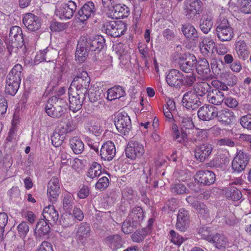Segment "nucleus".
<instances>
[{
  "mask_svg": "<svg viewBox=\"0 0 251 251\" xmlns=\"http://www.w3.org/2000/svg\"><path fill=\"white\" fill-rule=\"evenodd\" d=\"M195 179L204 185H210L215 181V175L211 171L201 170L196 173Z\"/></svg>",
  "mask_w": 251,
  "mask_h": 251,
  "instance_id": "obj_20",
  "label": "nucleus"
},
{
  "mask_svg": "<svg viewBox=\"0 0 251 251\" xmlns=\"http://www.w3.org/2000/svg\"><path fill=\"white\" fill-rule=\"evenodd\" d=\"M214 119L217 121L224 125H229L232 124L235 119L234 112L226 108L218 110L216 107Z\"/></svg>",
  "mask_w": 251,
  "mask_h": 251,
  "instance_id": "obj_13",
  "label": "nucleus"
},
{
  "mask_svg": "<svg viewBox=\"0 0 251 251\" xmlns=\"http://www.w3.org/2000/svg\"><path fill=\"white\" fill-rule=\"evenodd\" d=\"M170 239L171 241L175 245L180 246L184 241V238L174 230L170 232Z\"/></svg>",
  "mask_w": 251,
  "mask_h": 251,
  "instance_id": "obj_58",
  "label": "nucleus"
},
{
  "mask_svg": "<svg viewBox=\"0 0 251 251\" xmlns=\"http://www.w3.org/2000/svg\"><path fill=\"white\" fill-rule=\"evenodd\" d=\"M213 150V146L208 143L197 146L194 150L196 160L200 162H203L209 158Z\"/></svg>",
  "mask_w": 251,
  "mask_h": 251,
  "instance_id": "obj_12",
  "label": "nucleus"
},
{
  "mask_svg": "<svg viewBox=\"0 0 251 251\" xmlns=\"http://www.w3.org/2000/svg\"><path fill=\"white\" fill-rule=\"evenodd\" d=\"M174 60L178 65L179 69L185 73L192 72L197 63L196 56L191 53L176 52L174 55Z\"/></svg>",
  "mask_w": 251,
  "mask_h": 251,
  "instance_id": "obj_2",
  "label": "nucleus"
},
{
  "mask_svg": "<svg viewBox=\"0 0 251 251\" xmlns=\"http://www.w3.org/2000/svg\"><path fill=\"white\" fill-rule=\"evenodd\" d=\"M222 191L227 199L233 201H238L242 198V194L240 190L234 186L225 187L222 189Z\"/></svg>",
  "mask_w": 251,
  "mask_h": 251,
  "instance_id": "obj_32",
  "label": "nucleus"
},
{
  "mask_svg": "<svg viewBox=\"0 0 251 251\" xmlns=\"http://www.w3.org/2000/svg\"><path fill=\"white\" fill-rule=\"evenodd\" d=\"M207 138V131L205 130L199 129L194 135L192 142L194 143H199L205 141Z\"/></svg>",
  "mask_w": 251,
  "mask_h": 251,
  "instance_id": "obj_51",
  "label": "nucleus"
},
{
  "mask_svg": "<svg viewBox=\"0 0 251 251\" xmlns=\"http://www.w3.org/2000/svg\"><path fill=\"white\" fill-rule=\"evenodd\" d=\"M16 116V110L13 113V120L11 127L7 133V135L4 142V149L7 151H12L15 154L16 151V123L14 119Z\"/></svg>",
  "mask_w": 251,
  "mask_h": 251,
  "instance_id": "obj_10",
  "label": "nucleus"
},
{
  "mask_svg": "<svg viewBox=\"0 0 251 251\" xmlns=\"http://www.w3.org/2000/svg\"><path fill=\"white\" fill-rule=\"evenodd\" d=\"M183 74L176 69L171 70L166 76V82L171 87L176 88H180Z\"/></svg>",
  "mask_w": 251,
  "mask_h": 251,
  "instance_id": "obj_16",
  "label": "nucleus"
},
{
  "mask_svg": "<svg viewBox=\"0 0 251 251\" xmlns=\"http://www.w3.org/2000/svg\"><path fill=\"white\" fill-rule=\"evenodd\" d=\"M101 174V167L100 164L94 162L91 165L87 173V176L93 179L99 176Z\"/></svg>",
  "mask_w": 251,
  "mask_h": 251,
  "instance_id": "obj_47",
  "label": "nucleus"
},
{
  "mask_svg": "<svg viewBox=\"0 0 251 251\" xmlns=\"http://www.w3.org/2000/svg\"><path fill=\"white\" fill-rule=\"evenodd\" d=\"M128 217L135 223L139 224L144 217L143 209L140 206H136L132 208Z\"/></svg>",
  "mask_w": 251,
  "mask_h": 251,
  "instance_id": "obj_41",
  "label": "nucleus"
},
{
  "mask_svg": "<svg viewBox=\"0 0 251 251\" xmlns=\"http://www.w3.org/2000/svg\"><path fill=\"white\" fill-rule=\"evenodd\" d=\"M76 10V3L70 0L67 3L62 4L56 9L55 13L61 19H70L73 16Z\"/></svg>",
  "mask_w": 251,
  "mask_h": 251,
  "instance_id": "obj_9",
  "label": "nucleus"
},
{
  "mask_svg": "<svg viewBox=\"0 0 251 251\" xmlns=\"http://www.w3.org/2000/svg\"><path fill=\"white\" fill-rule=\"evenodd\" d=\"M208 101L215 105H220L225 100V95L222 91L217 90H212L207 95Z\"/></svg>",
  "mask_w": 251,
  "mask_h": 251,
  "instance_id": "obj_31",
  "label": "nucleus"
},
{
  "mask_svg": "<svg viewBox=\"0 0 251 251\" xmlns=\"http://www.w3.org/2000/svg\"><path fill=\"white\" fill-rule=\"evenodd\" d=\"M138 224L127 217L122 224V231L126 234L131 233L137 228Z\"/></svg>",
  "mask_w": 251,
  "mask_h": 251,
  "instance_id": "obj_46",
  "label": "nucleus"
},
{
  "mask_svg": "<svg viewBox=\"0 0 251 251\" xmlns=\"http://www.w3.org/2000/svg\"><path fill=\"white\" fill-rule=\"evenodd\" d=\"M183 82H181L182 86L186 87H192L196 81V75L193 73L190 75H183V78H182Z\"/></svg>",
  "mask_w": 251,
  "mask_h": 251,
  "instance_id": "obj_53",
  "label": "nucleus"
},
{
  "mask_svg": "<svg viewBox=\"0 0 251 251\" xmlns=\"http://www.w3.org/2000/svg\"><path fill=\"white\" fill-rule=\"evenodd\" d=\"M240 10L245 14H251V0H243L240 5Z\"/></svg>",
  "mask_w": 251,
  "mask_h": 251,
  "instance_id": "obj_63",
  "label": "nucleus"
},
{
  "mask_svg": "<svg viewBox=\"0 0 251 251\" xmlns=\"http://www.w3.org/2000/svg\"><path fill=\"white\" fill-rule=\"evenodd\" d=\"M90 78L86 71L80 72L74 79L71 86L76 89V92L79 93L81 96L86 95L89 87Z\"/></svg>",
  "mask_w": 251,
  "mask_h": 251,
  "instance_id": "obj_3",
  "label": "nucleus"
},
{
  "mask_svg": "<svg viewBox=\"0 0 251 251\" xmlns=\"http://www.w3.org/2000/svg\"><path fill=\"white\" fill-rule=\"evenodd\" d=\"M146 236V234L144 230H137L132 234L131 239L134 242L140 243L144 240Z\"/></svg>",
  "mask_w": 251,
  "mask_h": 251,
  "instance_id": "obj_61",
  "label": "nucleus"
},
{
  "mask_svg": "<svg viewBox=\"0 0 251 251\" xmlns=\"http://www.w3.org/2000/svg\"><path fill=\"white\" fill-rule=\"evenodd\" d=\"M55 98H50L47 101L45 107L47 114L50 117L59 118L64 113L61 108L56 106L53 104L56 100Z\"/></svg>",
  "mask_w": 251,
  "mask_h": 251,
  "instance_id": "obj_24",
  "label": "nucleus"
},
{
  "mask_svg": "<svg viewBox=\"0 0 251 251\" xmlns=\"http://www.w3.org/2000/svg\"><path fill=\"white\" fill-rule=\"evenodd\" d=\"M181 126V139L178 140L179 143L186 142L187 140V130L192 129L195 127L192 119L179 121Z\"/></svg>",
  "mask_w": 251,
  "mask_h": 251,
  "instance_id": "obj_30",
  "label": "nucleus"
},
{
  "mask_svg": "<svg viewBox=\"0 0 251 251\" xmlns=\"http://www.w3.org/2000/svg\"><path fill=\"white\" fill-rule=\"evenodd\" d=\"M76 128V125L71 119L68 120L65 126H62L60 128V132L62 134L70 132L75 130Z\"/></svg>",
  "mask_w": 251,
  "mask_h": 251,
  "instance_id": "obj_54",
  "label": "nucleus"
},
{
  "mask_svg": "<svg viewBox=\"0 0 251 251\" xmlns=\"http://www.w3.org/2000/svg\"><path fill=\"white\" fill-rule=\"evenodd\" d=\"M198 214L203 219H206L210 216L209 210L206 204L203 202H199L195 207Z\"/></svg>",
  "mask_w": 251,
  "mask_h": 251,
  "instance_id": "obj_49",
  "label": "nucleus"
},
{
  "mask_svg": "<svg viewBox=\"0 0 251 251\" xmlns=\"http://www.w3.org/2000/svg\"><path fill=\"white\" fill-rule=\"evenodd\" d=\"M25 25L30 31L39 29L41 23L38 17L31 13L26 14L23 19Z\"/></svg>",
  "mask_w": 251,
  "mask_h": 251,
  "instance_id": "obj_27",
  "label": "nucleus"
},
{
  "mask_svg": "<svg viewBox=\"0 0 251 251\" xmlns=\"http://www.w3.org/2000/svg\"><path fill=\"white\" fill-rule=\"evenodd\" d=\"M105 40L101 35H96L92 38L86 39V46L91 51H100L105 46Z\"/></svg>",
  "mask_w": 251,
  "mask_h": 251,
  "instance_id": "obj_17",
  "label": "nucleus"
},
{
  "mask_svg": "<svg viewBox=\"0 0 251 251\" xmlns=\"http://www.w3.org/2000/svg\"><path fill=\"white\" fill-rule=\"evenodd\" d=\"M86 95L81 96L79 93L75 94H69V109L73 112H76L82 107V102L85 98Z\"/></svg>",
  "mask_w": 251,
  "mask_h": 251,
  "instance_id": "obj_26",
  "label": "nucleus"
},
{
  "mask_svg": "<svg viewBox=\"0 0 251 251\" xmlns=\"http://www.w3.org/2000/svg\"><path fill=\"white\" fill-rule=\"evenodd\" d=\"M104 94L101 93L99 90L91 92L88 94V97L90 101L92 102H97L98 105H104V102L103 100Z\"/></svg>",
  "mask_w": 251,
  "mask_h": 251,
  "instance_id": "obj_48",
  "label": "nucleus"
},
{
  "mask_svg": "<svg viewBox=\"0 0 251 251\" xmlns=\"http://www.w3.org/2000/svg\"><path fill=\"white\" fill-rule=\"evenodd\" d=\"M224 102L227 107L232 109L236 108L239 104L237 100L232 97H226L225 96Z\"/></svg>",
  "mask_w": 251,
  "mask_h": 251,
  "instance_id": "obj_64",
  "label": "nucleus"
},
{
  "mask_svg": "<svg viewBox=\"0 0 251 251\" xmlns=\"http://www.w3.org/2000/svg\"><path fill=\"white\" fill-rule=\"evenodd\" d=\"M5 153L3 154L2 151L0 150V169L9 168L13 164V154L12 151H7L5 150Z\"/></svg>",
  "mask_w": 251,
  "mask_h": 251,
  "instance_id": "obj_35",
  "label": "nucleus"
},
{
  "mask_svg": "<svg viewBox=\"0 0 251 251\" xmlns=\"http://www.w3.org/2000/svg\"><path fill=\"white\" fill-rule=\"evenodd\" d=\"M90 51L91 50L89 48L86 46V41L84 42L83 41H79L75 54L78 61L80 63L83 62L86 60L88 52Z\"/></svg>",
  "mask_w": 251,
  "mask_h": 251,
  "instance_id": "obj_33",
  "label": "nucleus"
},
{
  "mask_svg": "<svg viewBox=\"0 0 251 251\" xmlns=\"http://www.w3.org/2000/svg\"><path fill=\"white\" fill-rule=\"evenodd\" d=\"M182 31L187 38L197 41L199 38V36L197 30L191 25L183 26Z\"/></svg>",
  "mask_w": 251,
  "mask_h": 251,
  "instance_id": "obj_43",
  "label": "nucleus"
},
{
  "mask_svg": "<svg viewBox=\"0 0 251 251\" xmlns=\"http://www.w3.org/2000/svg\"><path fill=\"white\" fill-rule=\"evenodd\" d=\"M103 28L107 35L116 38L124 34L126 31V25L122 22L111 21L106 22Z\"/></svg>",
  "mask_w": 251,
  "mask_h": 251,
  "instance_id": "obj_5",
  "label": "nucleus"
},
{
  "mask_svg": "<svg viewBox=\"0 0 251 251\" xmlns=\"http://www.w3.org/2000/svg\"><path fill=\"white\" fill-rule=\"evenodd\" d=\"M210 86L206 82H202L197 83L196 85L194 86V90L198 96L202 97L206 94L208 93L210 91Z\"/></svg>",
  "mask_w": 251,
  "mask_h": 251,
  "instance_id": "obj_45",
  "label": "nucleus"
},
{
  "mask_svg": "<svg viewBox=\"0 0 251 251\" xmlns=\"http://www.w3.org/2000/svg\"><path fill=\"white\" fill-rule=\"evenodd\" d=\"M145 151L143 145L134 140L129 142L125 150L126 157L131 159L141 157L144 154Z\"/></svg>",
  "mask_w": 251,
  "mask_h": 251,
  "instance_id": "obj_7",
  "label": "nucleus"
},
{
  "mask_svg": "<svg viewBox=\"0 0 251 251\" xmlns=\"http://www.w3.org/2000/svg\"><path fill=\"white\" fill-rule=\"evenodd\" d=\"M195 68L201 80L207 81L212 78L209 64L206 59L202 58L197 61Z\"/></svg>",
  "mask_w": 251,
  "mask_h": 251,
  "instance_id": "obj_15",
  "label": "nucleus"
},
{
  "mask_svg": "<svg viewBox=\"0 0 251 251\" xmlns=\"http://www.w3.org/2000/svg\"><path fill=\"white\" fill-rule=\"evenodd\" d=\"M198 233L201 238L208 241L212 239L211 230L209 227L207 226H202L200 227L198 229Z\"/></svg>",
  "mask_w": 251,
  "mask_h": 251,
  "instance_id": "obj_55",
  "label": "nucleus"
},
{
  "mask_svg": "<svg viewBox=\"0 0 251 251\" xmlns=\"http://www.w3.org/2000/svg\"><path fill=\"white\" fill-rule=\"evenodd\" d=\"M226 85L229 86H233L237 83V77L231 72H226L223 74L222 75Z\"/></svg>",
  "mask_w": 251,
  "mask_h": 251,
  "instance_id": "obj_50",
  "label": "nucleus"
},
{
  "mask_svg": "<svg viewBox=\"0 0 251 251\" xmlns=\"http://www.w3.org/2000/svg\"><path fill=\"white\" fill-rule=\"evenodd\" d=\"M109 181L106 176H103L99 179L95 185L96 188L100 191L104 190L109 185Z\"/></svg>",
  "mask_w": 251,
  "mask_h": 251,
  "instance_id": "obj_60",
  "label": "nucleus"
},
{
  "mask_svg": "<svg viewBox=\"0 0 251 251\" xmlns=\"http://www.w3.org/2000/svg\"><path fill=\"white\" fill-rule=\"evenodd\" d=\"M125 95V91L120 86H114L107 91V99L109 100H112L119 99Z\"/></svg>",
  "mask_w": 251,
  "mask_h": 251,
  "instance_id": "obj_36",
  "label": "nucleus"
},
{
  "mask_svg": "<svg viewBox=\"0 0 251 251\" xmlns=\"http://www.w3.org/2000/svg\"><path fill=\"white\" fill-rule=\"evenodd\" d=\"M215 43L214 41L209 38H204L200 42V48L201 51L203 54H207L211 50H213L215 48Z\"/></svg>",
  "mask_w": 251,
  "mask_h": 251,
  "instance_id": "obj_37",
  "label": "nucleus"
},
{
  "mask_svg": "<svg viewBox=\"0 0 251 251\" xmlns=\"http://www.w3.org/2000/svg\"><path fill=\"white\" fill-rule=\"evenodd\" d=\"M16 26H12L10 30L8 38L7 39L5 43L9 54L11 55L15 46L16 43V32L15 27Z\"/></svg>",
  "mask_w": 251,
  "mask_h": 251,
  "instance_id": "obj_44",
  "label": "nucleus"
},
{
  "mask_svg": "<svg viewBox=\"0 0 251 251\" xmlns=\"http://www.w3.org/2000/svg\"><path fill=\"white\" fill-rule=\"evenodd\" d=\"M92 231L90 225L86 222H82L78 226L75 236L76 242L79 246H84L91 235Z\"/></svg>",
  "mask_w": 251,
  "mask_h": 251,
  "instance_id": "obj_6",
  "label": "nucleus"
},
{
  "mask_svg": "<svg viewBox=\"0 0 251 251\" xmlns=\"http://www.w3.org/2000/svg\"><path fill=\"white\" fill-rule=\"evenodd\" d=\"M60 193L59 179L57 177H52L49 182L48 186L47 195L50 201L55 202Z\"/></svg>",
  "mask_w": 251,
  "mask_h": 251,
  "instance_id": "obj_18",
  "label": "nucleus"
},
{
  "mask_svg": "<svg viewBox=\"0 0 251 251\" xmlns=\"http://www.w3.org/2000/svg\"><path fill=\"white\" fill-rule=\"evenodd\" d=\"M43 216L44 219L50 224L56 223L59 217L57 211L52 205H50L44 208Z\"/></svg>",
  "mask_w": 251,
  "mask_h": 251,
  "instance_id": "obj_29",
  "label": "nucleus"
},
{
  "mask_svg": "<svg viewBox=\"0 0 251 251\" xmlns=\"http://www.w3.org/2000/svg\"><path fill=\"white\" fill-rule=\"evenodd\" d=\"M250 157L248 153L240 150L232 162V169L234 172H241L246 167Z\"/></svg>",
  "mask_w": 251,
  "mask_h": 251,
  "instance_id": "obj_11",
  "label": "nucleus"
},
{
  "mask_svg": "<svg viewBox=\"0 0 251 251\" xmlns=\"http://www.w3.org/2000/svg\"><path fill=\"white\" fill-rule=\"evenodd\" d=\"M96 11L94 3L92 1H88L83 5L78 11L77 18L81 22H84L89 18L93 16Z\"/></svg>",
  "mask_w": 251,
  "mask_h": 251,
  "instance_id": "obj_19",
  "label": "nucleus"
},
{
  "mask_svg": "<svg viewBox=\"0 0 251 251\" xmlns=\"http://www.w3.org/2000/svg\"><path fill=\"white\" fill-rule=\"evenodd\" d=\"M119 2V0H101L103 7L108 13Z\"/></svg>",
  "mask_w": 251,
  "mask_h": 251,
  "instance_id": "obj_62",
  "label": "nucleus"
},
{
  "mask_svg": "<svg viewBox=\"0 0 251 251\" xmlns=\"http://www.w3.org/2000/svg\"><path fill=\"white\" fill-rule=\"evenodd\" d=\"M16 65L7 76L5 92L6 94L14 96L16 95V89L15 88L16 83Z\"/></svg>",
  "mask_w": 251,
  "mask_h": 251,
  "instance_id": "obj_28",
  "label": "nucleus"
},
{
  "mask_svg": "<svg viewBox=\"0 0 251 251\" xmlns=\"http://www.w3.org/2000/svg\"><path fill=\"white\" fill-rule=\"evenodd\" d=\"M104 242L105 245L113 251H117L122 248L124 243L122 236L118 234L107 236L104 238Z\"/></svg>",
  "mask_w": 251,
  "mask_h": 251,
  "instance_id": "obj_22",
  "label": "nucleus"
},
{
  "mask_svg": "<svg viewBox=\"0 0 251 251\" xmlns=\"http://www.w3.org/2000/svg\"><path fill=\"white\" fill-rule=\"evenodd\" d=\"M171 192L175 195H182L187 193L188 190L185 185L177 183L173 185L171 188Z\"/></svg>",
  "mask_w": 251,
  "mask_h": 251,
  "instance_id": "obj_52",
  "label": "nucleus"
},
{
  "mask_svg": "<svg viewBox=\"0 0 251 251\" xmlns=\"http://www.w3.org/2000/svg\"><path fill=\"white\" fill-rule=\"evenodd\" d=\"M182 103L184 108L192 110L198 109L201 104L197 94L192 90H190L183 95Z\"/></svg>",
  "mask_w": 251,
  "mask_h": 251,
  "instance_id": "obj_8",
  "label": "nucleus"
},
{
  "mask_svg": "<svg viewBox=\"0 0 251 251\" xmlns=\"http://www.w3.org/2000/svg\"><path fill=\"white\" fill-rule=\"evenodd\" d=\"M240 123L243 128L251 130V113L241 117L240 119Z\"/></svg>",
  "mask_w": 251,
  "mask_h": 251,
  "instance_id": "obj_59",
  "label": "nucleus"
},
{
  "mask_svg": "<svg viewBox=\"0 0 251 251\" xmlns=\"http://www.w3.org/2000/svg\"><path fill=\"white\" fill-rule=\"evenodd\" d=\"M113 19H120L127 17L130 14V9L126 6L119 3L114 6L109 13Z\"/></svg>",
  "mask_w": 251,
  "mask_h": 251,
  "instance_id": "obj_25",
  "label": "nucleus"
},
{
  "mask_svg": "<svg viewBox=\"0 0 251 251\" xmlns=\"http://www.w3.org/2000/svg\"><path fill=\"white\" fill-rule=\"evenodd\" d=\"M114 124L117 129L124 135L128 133L131 128V120L125 112L117 114L114 119Z\"/></svg>",
  "mask_w": 251,
  "mask_h": 251,
  "instance_id": "obj_4",
  "label": "nucleus"
},
{
  "mask_svg": "<svg viewBox=\"0 0 251 251\" xmlns=\"http://www.w3.org/2000/svg\"><path fill=\"white\" fill-rule=\"evenodd\" d=\"M187 7L188 13H192L195 15L200 14L203 9V3L201 0H199L190 1Z\"/></svg>",
  "mask_w": 251,
  "mask_h": 251,
  "instance_id": "obj_40",
  "label": "nucleus"
},
{
  "mask_svg": "<svg viewBox=\"0 0 251 251\" xmlns=\"http://www.w3.org/2000/svg\"><path fill=\"white\" fill-rule=\"evenodd\" d=\"M212 17L209 14H203L200 21V28L202 32L207 34L213 26Z\"/></svg>",
  "mask_w": 251,
  "mask_h": 251,
  "instance_id": "obj_34",
  "label": "nucleus"
},
{
  "mask_svg": "<svg viewBox=\"0 0 251 251\" xmlns=\"http://www.w3.org/2000/svg\"><path fill=\"white\" fill-rule=\"evenodd\" d=\"M234 46V51L239 59L245 61L249 58L250 54V47L246 41L237 39Z\"/></svg>",
  "mask_w": 251,
  "mask_h": 251,
  "instance_id": "obj_14",
  "label": "nucleus"
},
{
  "mask_svg": "<svg viewBox=\"0 0 251 251\" xmlns=\"http://www.w3.org/2000/svg\"><path fill=\"white\" fill-rule=\"evenodd\" d=\"M50 227L45 219H40L37 222L35 229V232L39 236H42L49 233Z\"/></svg>",
  "mask_w": 251,
  "mask_h": 251,
  "instance_id": "obj_39",
  "label": "nucleus"
},
{
  "mask_svg": "<svg viewBox=\"0 0 251 251\" xmlns=\"http://www.w3.org/2000/svg\"><path fill=\"white\" fill-rule=\"evenodd\" d=\"M115 154V146L112 141H108L101 146L100 155L102 159L110 161L114 157Z\"/></svg>",
  "mask_w": 251,
  "mask_h": 251,
  "instance_id": "obj_23",
  "label": "nucleus"
},
{
  "mask_svg": "<svg viewBox=\"0 0 251 251\" xmlns=\"http://www.w3.org/2000/svg\"><path fill=\"white\" fill-rule=\"evenodd\" d=\"M209 242L214 243V246L219 249H225L228 242L227 238L224 235L220 234H216L212 236V239Z\"/></svg>",
  "mask_w": 251,
  "mask_h": 251,
  "instance_id": "obj_42",
  "label": "nucleus"
},
{
  "mask_svg": "<svg viewBox=\"0 0 251 251\" xmlns=\"http://www.w3.org/2000/svg\"><path fill=\"white\" fill-rule=\"evenodd\" d=\"M63 135L60 132V129L58 132H54L53 133L51 140L52 144L54 147H58L61 145L63 143V137H61V135Z\"/></svg>",
  "mask_w": 251,
  "mask_h": 251,
  "instance_id": "obj_57",
  "label": "nucleus"
},
{
  "mask_svg": "<svg viewBox=\"0 0 251 251\" xmlns=\"http://www.w3.org/2000/svg\"><path fill=\"white\" fill-rule=\"evenodd\" d=\"M216 110V107L212 105H205L199 108L197 115L200 120L208 121L214 119Z\"/></svg>",
  "mask_w": 251,
  "mask_h": 251,
  "instance_id": "obj_21",
  "label": "nucleus"
},
{
  "mask_svg": "<svg viewBox=\"0 0 251 251\" xmlns=\"http://www.w3.org/2000/svg\"><path fill=\"white\" fill-rule=\"evenodd\" d=\"M216 34L221 42H229L234 37L233 28L227 19L220 16L217 20Z\"/></svg>",
  "mask_w": 251,
  "mask_h": 251,
  "instance_id": "obj_1",
  "label": "nucleus"
},
{
  "mask_svg": "<svg viewBox=\"0 0 251 251\" xmlns=\"http://www.w3.org/2000/svg\"><path fill=\"white\" fill-rule=\"evenodd\" d=\"M70 147L73 152L76 154L82 153L84 149L83 142L77 137H74L69 141Z\"/></svg>",
  "mask_w": 251,
  "mask_h": 251,
  "instance_id": "obj_38",
  "label": "nucleus"
},
{
  "mask_svg": "<svg viewBox=\"0 0 251 251\" xmlns=\"http://www.w3.org/2000/svg\"><path fill=\"white\" fill-rule=\"evenodd\" d=\"M18 231V234L20 237L23 239L25 238L29 231V226L27 223L25 222H22L17 227Z\"/></svg>",
  "mask_w": 251,
  "mask_h": 251,
  "instance_id": "obj_56",
  "label": "nucleus"
}]
</instances>
